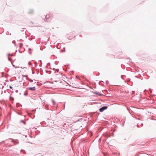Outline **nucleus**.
I'll list each match as a JSON object with an SVG mask.
<instances>
[{
	"label": "nucleus",
	"mask_w": 156,
	"mask_h": 156,
	"mask_svg": "<svg viewBox=\"0 0 156 156\" xmlns=\"http://www.w3.org/2000/svg\"><path fill=\"white\" fill-rule=\"evenodd\" d=\"M8 140H10L11 142H13L15 144H17L19 143L18 140H14L13 139L10 138L8 139Z\"/></svg>",
	"instance_id": "f257e3e1"
},
{
	"label": "nucleus",
	"mask_w": 156,
	"mask_h": 156,
	"mask_svg": "<svg viewBox=\"0 0 156 156\" xmlns=\"http://www.w3.org/2000/svg\"><path fill=\"white\" fill-rule=\"evenodd\" d=\"M108 108V107L107 106H104L101 108L99 109V111L101 112H102L104 110Z\"/></svg>",
	"instance_id": "f03ea898"
},
{
	"label": "nucleus",
	"mask_w": 156,
	"mask_h": 156,
	"mask_svg": "<svg viewBox=\"0 0 156 156\" xmlns=\"http://www.w3.org/2000/svg\"><path fill=\"white\" fill-rule=\"evenodd\" d=\"M27 89L34 91V90H35L36 87H29Z\"/></svg>",
	"instance_id": "7ed1b4c3"
},
{
	"label": "nucleus",
	"mask_w": 156,
	"mask_h": 156,
	"mask_svg": "<svg viewBox=\"0 0 156 156\" xmlns=\"http://www.w3.org/2000/svg\"><path fill=\"white\" fill-rule=\"evenodd\" d=\"M34 12V10L33 9H30L28 13L29 14L33 13Z\"/></svg>",
	"instance_id": "20e7f679"
},
{
	"label": "nucleus",
	"mask_w": 156,
	"mask_h": 156,
	"mask_svg": "<svg viewBox=\"0 0 156 156\" xmlns=\"http://www.w3.org/2000/svg\"><path fill=\"white\" fill-rule=\"evenodd\" d=\"M49 17H50V16H49V15H47L46 16V17H45L46 20H48L49 18Z\"/></svg>",
	"instance_id": "39448f33"
},
{
	"label": "nucleus",
	"mask_w": 156,
	"mask_h": 156,
	"mask_svg": "<svg viewBox=\"0 0 156 156\" xmlns=\"http://www.w3.org/2000/svg\"><path fill=\"white\" fill-rule=\"evenodd\" d=\"M99 84L100 85H103L104 84V82L103 81H101L99 83Z\"/></svg>",
	"instance_id": "423d86ee"
},
{
	"label": "nucleus",
	"mask_w": 156,
	"mask_h": 156,
	"mask_svg": "<svg viewBox=\"0 0 156 156\" xmlns=\"http://www.w3.org/2000/svg\"><path fill=\"white\" fill-rule=\"evenodd\" d=\"M27 80H28V81H30V82H32L33 81V80H31L30 79H28Z\"/></svg>",
	"instance_id": "0eeeda50"
},
{
	"label": "nucleus",
	"mask_w": 156,
	"mask_h": 156,
	"mask_svg": "<svg viewBox=\"0 0 156 156\" xmlns=\"http://www.w3.org/2000/svg\"><path fill=\"white\" fill-rule=\"evenodd\" d=\"M53 70L55 71H57V72H58V71H59V69H55V68H54L53 69Z\"/></svg>",
	"instance_id": "6e6552de"
},
{
	"label": "nucleus",
	"mask_w": 156,
	"mask_h": 156,
	"mask_svg": "<svg viewBox=\"0 0 156 156\" xmlns=\"http://www.w3.org/2000/svg\"><path fill=\"white\" fill-rule=\"evenodd\" d=\"M16 105H17V107L20 106H22V105H20V103H17Z\"/></svg>",
	"instance_id": "1a4fd4ad"
},
{
	"label": "nucleus",
	"mask_w": 156,
	"mask_h": 156,
	"mask_svg": "<svg viewBox=\"0 0 156 156\" xmlns=\"http://www.w3.org/2000/svg\"><path fill=\"white\" fill-rule=\"evenodd\" d=\"M35 66L36 67L37 65V62H34Z\"/></svg>",
	"instance_id": "9d476101"
},
{
	"label": "nucleus",
	"mask_w": 156,
	"mask_h": 156,
	"mask_svg": "<svg viewBox=\"0 0 156 156\" xmlns=\"http://www.w3.org/2000/svg\"><path fill=\"white\" fill-rule=\"evenodd\" d=\"M52 102H53L54 104L55 105V101H54V100L52 99Z\"/></svg>",
	"instance_id": "9b49d317"
},
{
	"label": "nucleus",
	"mask_w": 156,
	"mask_h": 156,
	"mask_svg": "<svg viewBox=\"0 0 156 156\" xmlns=\"http://www.w3.org/2000/svg\"><path fill=\"white\" fill-rule=\"evenodd\" d=\"M2 76L1 77H3L4 76V73L2 72Z\"/></svg>",
	"instance_id": "f8f14e48"
},
{
	"label": "nucleus",
	"mask_w": 156,
	"mask_h": 156,
	"mask_svg": "<svg viewBox=\"0 0 156 156\" xmlns=\"http://www.w3.org/2000/svg\"><path fill=\"white\" fill-rule=\"evenodd\" d=\"M12 43H14V44H15V41H14V40L12 41Z\"/></svg>",
	"instance_id": "ddd939ff"
},
{
	"label": "nucleus",
	"mask_w": 156,
	"mask_h": 156,
	"mask_svg": "<svg viewBox=\"0 0 156 156\" xmlns=\"http://www.w3.org/2000/svg\"><path fill=\"white\" fill-rule=\"evenodd\" d=\"M8 59L9 61H10L12 60V58H9Z\"/></svg>",
	"instance_id": "4468645a"
},
{
	"label": "nucleus",
	"mask_w": 156,
	"mask_h": 156,
	"mask_svg": "<svg viewBox=\"0 0 156 156\" xmlns=\"http://www.w3.org/2000/svg\"><path fill=\"white\" fill-rule=\"evenodd\" d=\"M23 151V152H24L25 154H26V152H25V151L24 150H21V151Z\"/></svg>",
	"instance_id": "2eb2a0df"
},
{
	"label": "nucleus",
	"mask_w": 156,
	"mask_h": 156,
	"mask_svg": "<svg viewBox=\"0 0 156 156\" xmlns=\"http://www.w3.org/2000/svg\"><path fill=\"white\" fill-rule=\"evenodd\" d=\"M31 50H32V49H31V48H29V49H28V51H31Z\"/></svg>",
	"instance_id": "dca6fc26"
},
{
	"label": "nucleus",
	"mask_w": 156,
	"mask_h": 156,
	"mask_svg": "<svg viewBox=\"0 0 156 156\" xmlns=\"http://www.w3.org/2000/svg\"><path fill=\"white\" fill-rule=\"evenodd\" d=\"M28 52L30 54V55H31V52L30 51H28Z\"/></svg>",
	"instance_id": "f3484780"
},
{
	"label": "nucleus",
	"mask_w": 156,
	"mask_h": 156,
	"mask_svg": "<svg viewBox=\"0 0 156 156\" xmlns=\"http://www.w3.org/2000/svg\"><path fill=\"white\" fill-rule=\"evenodd\" d=\"M24 94L25 95H27V93L25 94V93H24Z\"/></svg>",
	"instance_id": "a211bd4d"
},
{
	"label": "nucleus",
	"mask_w": 156,
	"mask_h": 156,
	"mask_svg": "<svg viewBox=\"0 0 156 156\" xmlns=\"http://www.w3.org/2000/svg\"><path fill=\"white\" fill-rule=\"evenodd\" d=\"M28 64H29V65H31V63H30V62H28Z\"/></svg>",
	"instance_id": "6ab92c4d"
},
{
	"label": "nucleus",
	"mask_w": 156,
	"mask_h": 156,
	"mask_svg": "<svg viewBox=\"0 0 156 156\" xmlns=\"http://www.w3.org/2000/svg\"><path fill=\"white\" fill-rule=\"evenodd\" d=\"M9 88H10V89H12V87L11 86H9Z\"/></svg>",
	"instance_id": "aec40b11"
},
{
	"label": "nucleus",
	"mask_w": 156,
	"mask_h": 156,
	"mask_svg": "<svg viewBox=\"0 0 156 156\" xmlns=\"http://www.w3.org/2000/svg\"><path fill=\"white\" fill-rule=\"evenodd\" d=\"M12 66H13L14 67H15L16 68H17V67H15V66H14V65H12Z\"/></svg>",
	"instance_id": "412c9836"
},
{
	"label": "nucleus",
	"mask_w": 156,
	"mask_h": 156,
	"mask_svg": "<svg viewBox=\"0 0 156 156\" xmlns=\"http://www.w3.org/2000/svg\"><path fill=\"white\" fill-rule=\"evenodd\" d=\"M27 76H28L27 75L23 76H24V77H27Z\"/></svg>",
	"instance_id": "4be33fe9"
},
{
	"label": "nucleus",
	"mask_w": 156,
	"mask_h": 156,
	"mask_svg": "<svg viewBox=\"0 0 156 156\" xmlns=\"http://www.w3.org/2000/svg\"><path fill=\"white\" fill-rule=\"evenodd\" d=\"M94 93H95V94H98V93L97 92H94Z\"/></svg>",
	"instance_id": "5701e85b"
},
{
	"label": "nucleus",
	"mask_w": 156,
	"mask_h": 156,
	"mask_svg": "<svg viewBox=\"0 0 156 156\" xmlns=\"http://www.w3.org/2000/svg\"><path fill=\"white\" fill-rule=\"evenodd\" d=\"M23 122V123H24V124H26V122H24H24Z\"/></svg>",
	"instance_id": "b1692460"
},
{
	"label": "nucleus",
	"mask_w": 156,
	"mask_h": 156,
	"mask_svg": "<svg viewBox=\"0 0 156 156\" xmlns=\"http://www.w3.org/2000/svg\"><path fill=\"white\" fill-rule=\"evenodd\" d=\"M21 122H24V121H23V120H21Z\"/></svg>",
	"instance_id": "393cba45"
},
{
	"label": "nucleus",
	"mask_w": 156,
	"mask_h": 156,
	"mask_svg": "<svg viewBox=\"0 0 156 156\" xmlns=\"http://www.w3.org/2000/svg\"><path fill=\"white\" fill-rule=\"evenodd\" d=\"M122 76H121V78H122V79H123V78H122Z\"/></svg>",
	"instance_id": "a878e982"
},
{
	"label": "nucleus",
	"mask_w": 156,
	"mask_h": 156,
	"mask_svg": "<svg viewBox=\"0 0 156 156\" xmlns=\"http://www.w3.org/2000/svg\"><path fill=\"white\" fill-rule=\"evenodd\" d=\"M150 91H151V89H150Z\"/></svg>",
	"instance_id": "bb28decb"
},
{
	"label": "nucleus",
	"mask_w": 156,
	"mask_h": 156,
	"mask_svg": "<svg viewBox=\"0 0 156 156\" xmlns=\"http://www.w3.org/2000/svg\"><path fill=\"white\" fill-rule=\"evenodd\" d=\"M48 64H49V65H50V63H48Z\"/></svg>",
	"instance_id": "cd10ccee"
},
{
	"label": "nucleus",
	"mask_w": 156,
	"mask_h": 156,
	"mask_svg": "<svg viewBox=\"0 0 156 156\" xmlns=\"http://www.w3.org/2000/svg\"><path fill=\"white\" fill-rule=\"evenodd\" d=\"M18 114L19 115H21V113H18Z\"/></svg>",
	"instance_id": "c85d7f7f"
},
{
	"label": "nucleus",
	"mask_w": 156,
	"mask_h": 156,
	"mask_svg": "<svg viewBox=\"0 0 156 156\" xmlns=\"http://www.w3.org/2000/svg\"><path fill=\"white\" fill-rule=\"evenodd\" d=\"M16 92H18V90H16Z\"/></svg>",
	"instance_id": "c756f323"
},
{
	"label": "nucleus",
	"mask_w": 156,
	"mask_h": 156,
	"mask_svg": "<svg viewBox=\"0 0 156 156\" xmlns=\"http://www.w3.org/2000/svg\"><path fill=\"white\" fill-rule=\"evenodd\" d=\"M101 94H99L98 95H99V96H100V95H101Z\"/></svg>",
	"instance_id": "7c9ffc66"
},
{
	"label": "nucleus",
	"mask_w": 156,
	"mask_h": 156,
	"mask_svg": "<svg viewBox=\"0 0 156 156\" xmlns=\"http://www.w3.org/2000/svg\"><path fill=\"white\" fill-rule=\"evenodd\" d=\"M138 126H139V125H138V124H137V127H138Z\"/></svg>",
	"instance_id": "2f4dec72"
},
{
	"label": "nucleus",
	"mask_w": 156,
	"mask_h": 156,
	"mask_svg": "<svg viewBox=\"0 0 156 156\" xmlns=\"http://www.w3.org/2000/svg\"><path fill=\"white\" fill-rule=\"evenodd\" d=\"M141 125H142L143 126V123H142V124H141Z\"/></svg>",
	"instance_id": "473e14b6"
},
{
	"label": "nucleus",
	"mask_w": 156,
	"mask_h": 156,
	"mask_svg": "<svg viewBox=\"0 0 156 156\" xmlns=\"http://www.w3.org/2000/svg\"><path fill=\"white\" fill-rule=\"evenodd\" d=\"M135 77H137V76H135Z\"/></svg>",
	"instance_id": "72a5a7b5"
},
{
	"label": "nucleus",
	"mask_w": 156,
	"mask_h": 156,
	"mask_svg": "<svg viewBox=\"0 0 156 156\" xmlns=\"http://www.w3.org/2000/svg\"><path fill=\"white\" fill-rule=\"evenodd\" d=\"M10 55V54H8V55Z\"/></svg>",
	"instance_id": "f704fd0d"
},
{
	"label": "nucleus",
	"mask_w": 156,
	"mask_h": 156,
	"mask_svg": "<svg viewBox=\"0 0 156 156\" xmlns=\"http://www.w3.org/2000/svg\"><path fill=\"white\" fill-rule=\"evenodd\" d=\"M108 82V81H106V82L107 83V82Z\"/></svg>",
	"instance_id": "c9c22d12"
}]
</instances>
